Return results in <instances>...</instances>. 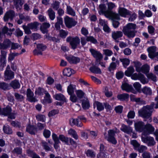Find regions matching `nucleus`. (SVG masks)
Returning a JSON list of instances; mask_svg holds the SVG:
<instances>
[{
	"instance_id": "nucleus-1",
	"label": "nucleus",
	"mask_w": 158,
	"mask_h": 158,
	"mask_svg": "<svg viewBox=\"0 0 158 158\" xmlns=\"http://www.w3.org/2000/svg\"><path fill=\"white\" fill-rule=\"evenodd\" d=\"M136 25L135 24L129 23L124 26L122 31L125 35L129 38H133L135 35Z\"/></svg>"
},
{
	"instance_id": "nucleus-2",
	"label": "nucleus",
	"mask_w": 158,
	"mask_h": 158,
	"mask_svg": "<svg viewBox=\"0 0 158 158\" xmlns=\"http://www.w3.org/2000/svg\"><path fill=\"white\" fill-rule=\"evenodd\" d=\"M152 111L149 109L147 108L146 106H143L138 111L139 116L143 118H149L148 122H151L152 121V118L150 117Z\"/></svg>"
},
{
	"instance_id": "nucleus-3",
	"label": "nucleus",
	"mask_w": 158,
	"mask_h": 158,
	"mask_svg": "<svg viewBox=\"0 0 158 158\" xmlns=\"http://www.w3.org/2000/svg\"><path fill=\"white\" fill-rule=\"evenodd\" d=\"M66 41L70 42L72 48L73 49H76L78 45L80 43V39L77 36H76L75 37H72L71 36L68 37L66 39Z\"/></svg>"
},
{
	"instance_id": "nucleus-4",
	"label": "nucleus",
	"mask_w": 158,
	"mask_h": 158,
	"mask_svg": "<svg viewBox=\"0 0 158 158\" xmlns=\"http://www.w3.org/2000/svg\"><path fill=\"white\" fill-rule=\"evenodd\" d=\"M147 135H142L141 137L142 141L147 144L148 146H152L154 145L156 142L154 138L153 137L147 136Z\"/></svg>"
},
{
	"instance_id": "nucleus-5",
	"label": "nucleus",
	"mask_w": 158,
	"mask_h": 158,
	"mask_svg": "<svg viewBox=\"0 0 158 158\" xmlns=\"http://www.w3.org/2000/svg\"><path fill=\"white\" fill-rule=\"evenodd\" d=\"M116 133V131L114 130H109L108 132V137H106L105 139L109 142L114 144H116L117 142L114 137Z\"/></svg>"
},
{
	"instance_id": "nucleus-6",
	"label": "nucleus",
	"mask_w": 158,
	"mask_h": 158,
	"mask_svg": "<svg viewBox=\"0 0 158 158\" xmlns=\"http://www.w3.org/2000/svg\"><path fill=\"white\" fill-rule=\"evenodd\" d=\"M15 31V29L14 28L9 29L7 27L4 26L0 29V40L2 39L5 34L10 36L12 34V32Z\"/></svg>"
},
{
	"instance_id": "nucleus-7",
	"label": "nucleus",
	"mask_w": 158,
	"mask_h": 158,
	"mask_svg": "<svg viewBox=\"0 0 158 158\" xmlns=\"http://www.w3.org/2000/svg\"><path fill=\"white\" fill-rule=\"evenodd\" d=\"M27 100L29 102H32L37 101L36 96H34L33 92L31 90L28 88L27 89L26 92Z\"/></svg>"
},
{
	"instance_id": "nucleus-8",
	"label": "nucleus",
	"mask_w": 158,
	"mask_h": 158,
	"mask_svg": "<svg viewBox=\"0 0 158 158\" xmlns=\"http://www.w3.org/2000/svg\"><path fill=\"white\" fill-rule=\"evenodd\" d=\"M15 16V11L12 10H9L5 13L3 17V20L5 22L8 21L9 19L12 21Z\"/></svg>"
},
{
	"instance_id": "nucleus-9",
	"label": "nucleus",
	"mask_w": 158,
	"mask_h": 158,
	"mask_svg": "<svg viewBox=\"0 0 158 158\" xmlns=\"http://www.w3.org/2000/svg\"><path fill=\"white\" fill-rule=\"evenodd\" d=\"M64 22L66 26L68 28H71L74 26L77 23V22L73 18L66 16L64 19Z\"/></svg>"
},
{
	"instance_id": "nucleus-10",
	"label": "nucleus",
	"mask_w": 158,
	"mask_h": 158,
	"mask_svg": "<svg viewBox=\"0 0 158 158\" xmlns=\"http://www.w3.org/2000/svg\"><path fill=\"white\" fill-rule=\"evenodd\" d=\"M155 129L150 124H147L145 125L144 130L142 132V135H148L152 134L154 131Z\"/></svg>"
},
{
	"instance_id": "nucleus-11",
	"label": "nucleus",
	"mask_w": 158,
	"mask_h": 158,
	"mask_svg": "<svg viewBox=\"0 0 158 158\" xmlns=\"http://www.w3.org/2000/svg\"><path fill=\"white\" fill-rule=\"evenodd\" d=\"M89 51L92 56L96 58L97 61H98V60L100 61L102 59L103 56L99 52L93 48L89 49Z\"/></svg>"
},
{
	"instance_id": "nucleus-12",
	"label": "nucleus",
	"mask_w": 158,
	"mask_h": 158,
	"mask_svg": "<svg viewBox=\"0 0 158 158\" xmlns=\"http://www.w3.org/2000/svg\"><path fill=\"white\" fill-rule=\"evenodd\" d=\"M12 42L9 39H5L2 43L0 42V49L6 50L10 48Z\"/></svg>"
},
{
	"instance_id": "nucleus-13",
	"label": "nucleus",
	"mask_w": 158,
	"mask_h": 158,
	"mask_svg": "<svg viewBox=\"0 0 158 158\" xmlns=\"http://www.w3.org/2000/svg\"><path fill=\"white\" fill-rule=\"evenodd\" d=\"M145 125L144 123L141 121L137 122L135 123V130L140 132H143L144 130Z\"/></svg>"
},
{
	"instance_id": "nucleus-14",
	"label": "nucleus",
	"mask_w": 158,
	"mask_h": 158,
	"mask_svg": "<svg viewBox=\"0 0 158 158\" xmlns=\"http://www.w3.org/2000/svg\"><path fill=\"white\" fill-rule=\"evenodd\" d=\"M66 58L69 62L71 64H76L79 63L80 61L79 58L72 55L67 56Z\"/></svg>"
},
{
	"instance_id": "nucleus-15",
	"label": "nucleus",
	"mask_w": 158,
	"mask_h": 158,
	"mask_svg": "<svg viewBox=\"0 0 158 158\" xmlns=\"http://www.w3.org/2000/svg\"><path fill=\"white\" fill-rule=\"evenodd\" d=\"M69 124L72 126L75 125L79 127H81L83 125L82 123L79 121L78 118L76 119L73 118H70L69 120Z\"/></svg>"
},
{
	"instance_id": "nucleus-16",
	"label": "nucleus",
	"mask_w": 158,
	"mask_h": 158,
	"mask_svg": "<svg viewBox=\"0 0 158 158\" xmlns=\"http://www.w3.org/2000/svg\"><path fill=\"white\" fill-rule=\"evenodd\" d=\"M111 36L113 39L115 40V42H118L119 41L117 39L123 36V33L120 31H114L112 32Z\"/></svg>"
},
{
	"instance_id": "nucleus-17",
	"label": "nucleus",
	"mask_w": 158,
	"mask_h": 158,
	"mask_svg": "<svg viewBox=\"0 0 158 158\" xmlns=\"http://www.w3.org/2000/svg\"><path fill=\"white\" fill-rule=\"evenodd\" d=\"M147 50L148 52V56L151 58H154V56L156 54V46H152L148 48Z\"/></svg>"
},
{
	"instance_id": "nucleus-18",
	"label": "nucleus",
	"mask_w": 158,
	"mask_h": 158,
	"mask_svg": "<svg viewBox=\"0 0 158 158\" xmlns=\"http://www.w3.org/2000/svg\"><path fill=\"white\" fill-rule=\"evenodd\" d=\"M26 131L31 135H35L37 132V128L35 126L29 125L27 127Z\"/></svg>"
},
{
	"instance_id": "nucleus-19",
	"label": "nucleus",
	"mask_w": 158,
	"mask_h": 158,
	"mask_svg": "<svg viewBox=\"0 0 158 158\" xmlns=\"http://www.w3.org/2000/svg\"><path fill=\"white\" fill-rule=\"evenodd\" d=\"M121 87L123 90H124L127 92H132L134 91L132 86L127 83H123Z\"/></svg>"
},
{
	"instance_id": "nucleus-20",
	"label": "nucleus",
	"mask_w": 158,
	"mask_h": 158,
	"mask_svg": "<svg viewBox=\"0 0 158 158\" xmlns=\"http://www.w3.org/2000/svg\"><path fill=\"white\" fill-rule=\"evenodd\" d=\"M120 130L124 133L128 134H130L132 132V127L129 126H127L124 124L122 125Z\"/></svg>"
},
{
	"instance_id": "nucleus-21",
	"label": "nucleus",
	"mask_w": 158,
	"mask_h": 158,
	"mask_svg": "<svg viewBox=\"0 0 158 158\" xmlns=\"http://www.w3.org/2000/svg\"><path fill=\"white\" fill-rule=\"evenodd\" d=\"M4 75L5 79L9 80L14 78V73L11 70H6L4 73Z\"/></svg>"
},
{
	"instance_id": "nucleus-22",
	"label": "nucleus",
	"mask_w": 158,
	"mask_h": 158,
	"mask_svg": "<svg viewBox=\"0 0 158 158\" xmlns=\"http://www.w3.org/2000/svg\"><path fill=\"white\" fill-rule=\"evenodd\" d=\"M50 24L49 23H43L40 26V29L44 34L47 33L48 31V29L50 27Z\"/></svg>"
},
{
	"instance_id": "nucleus-23",
	"label": "nucleus",
	"mask_w": 158,
	"mask_h": 158,
	"mask_svg": "<svg viewBox=\"0 0 158 158\" xmlns=\"http://www.w3.org/2000/svg\"><path fill=\"white\" fill-rule=\"evenodd\" d=\"M131 100L137 103L139 105H145L146 104V102L140 98L131 97Z\"/></svg>"
},
{
	"instance_id": "nucleus-24",
	"label": "nucleus",
	"mask_w": 158,
	"mask_h": 158,
	"mask_svg": "<svg viewBox=\"0 0 158 158\" xmlns=\"http://www.w3.org/2000/svg\"><path fill=\"white\" fill-rule=\"evenodd\" d=\"M99 13L100 14H104L105 16H106L107 14L108 13L106 11V7L105 4H101L99 6Z\"/></svg>"
},
{
	"instance_id": "nucleus-25",
	"label": "nucleus",
	"mask_w": 158,
	"mask_h": 158,
	"mask_svg": "<svg viewBox=\"0 0 158 158\" xmlns=\"http://www.w3.org/2000/svg\"><path fill=\"white\" fill-rule=\"evenodd\" d=\"M14 5L17 10H20L23 4V0H14Z\"/></svg>"
},
{
	"instance_id": "nucleus-26",
	"label": "nucleus",
	"mask_w": 158,
	"mask_h": 158,
	"mask_svg": "<svg viewBox=\"0 0 158 158\" xmlns=\"http://www.w3.org/2000/svg\"><path fill=\"white\" fill-rule=\"evenodd\" d=\"M118 12L121 16L124 17H125L127 15L129 14V12L127 10L123 7H119Z\"/></svg>"
},
{
	"instance_id": "nucleus-27",
	"label": "nucleus",
	"mask_w": 158,
	"mask_h": 158,
	"mask_svg": "<svg viewBox=\"0 0 158 158\" xmlns=\"http://www.w3.org/2000/svg\"><path fill=\"white\" fill-rule=\"evenodd\" d=\"M90 71L94 73L100 74L101 73V69L95 65H93L89 69Z\"/></svg>"
},
{
	"instance_id": "nucleus-28",
	"label": "nucleus",
	"mask_w": 158,
	"mask_h": 158,
	"mask_svg": "<svg viewBox=\"0 0 158 158\" xmlns=\"http://www.w3.org/2000/svg\"><path fill=\"white\" fill-rule=\"evenodd\" d=\"M3 130L4 132L7 134H11L13 132L10 126L6 124L3 126Z\"/></svg>"
},
{
	"instance_id": "nucleus-29",
	"label": "nucleus",
	"mask_w": 158,
	"mask_h": 158,
	"mask_svg": "<svg viewBox=\"0 0 158 158\" xmlns=\"http://www.w3.org/2000/svg\"><path fill=\"white\" fill-rule=\"evenodd\" d=\"M39 23L36 22H35L33 23H31L27 24L28 26L31 29L34 31H36L39 25Z\"/></svg>"
},
{
	"instance_id": "nucleus-30",
	"label": "nucleus",
	"mask_w": 158,
	"mask_h": 158,
	"mask_svg": "<svg viewBox=\"0 0 158 158\" xmlns=\"http://www.w3.org/2000/svg\"><path fill=\"white\" fill-rule=\"evenodd\" d=\"M94 107L96 106L97 107V109L98 110L100 111L103 110L104 109V105L101 103L98 102H95L94 103Z\"/></svg>"
},
{
	"instance_id": "nucleus-31",
	"label": "nucleus",
	"mask_w": 158,
	"mask_h": 158,
	"mask_svg": "<svg viewBox=\"0 0 158 158\" xmlns=\"http://www.w3.org/2000/svg\"><path fill=\"white\" fill-rule=\"evenodd\" d=\"M117 98L120 101H125L129 98V95L127 94L124 93L118 95Z\"/></svg>"
},
{
	"instance_id": "nucleus-32",
	"label": "nucleus",
	"mask_w": 158,
	"mask_h": 158,
	"mask_svg": "<svg viewBox=\"0 0 158 158\" xmlns=\"http://www.w3.org/2000/svg\"><path fill=\"white\" fill-rule=\"evenodd\" d=\"M142 92L146 95H151L152 94V91L151 89L146 86H145L142 89Z\"/></svg>"
},
{
	"instance_id": "nucleus-33",
	"label": "nucleus",
	"mask_w": 158,
	"mask_h": 158,
	"mask_svg": "<svg viewBox=\"0 0 158 158\" xmlns=\"http://www.w3.org/2000/svg\"><path fill=\"white\" fill-rule=\"evenodd\" d=\"M82 105L84 109H88L89 107V103L87 98H84L82 100Z\"/></svg>"
},
{
	"instance_id": "nucleus-34",
	"label": "nucleus",
	"mask_w": 158,
	"mask_h": 158,
	"mask_svg": "<svg viewBox=\"0 0 158 158\" xmlns=\"http://www.w3.org/2000/svg\"><path fill=\"white\" fill-rule=\"evenodd\" d=\"M135 70L132 66H130L127 68V70L125 72V74L128 77L131 76L133 73L134 72Z\"/></svg>"
},
{
	"instance_id": "nucleus-35",
	"label": "nucleus",
	"mask_w": 158,
	"mask_h": 158,
	"mask_svg": "<svg viewBox=\"0 0 158 158\" xmlns=\"http://www.w3.org/2000/svg\"><path fill=\"white\" fill-rule=\"evenodd\" d=\"M76 86L70 84L67 88V92L69 95L74 94V91L76 89Z\"/></svg>"
},
{
	"instance_id": "nucleus-36",
	"label": "nucleus",
	"mask_w": 158,
	"mask_h": 158,
	"mask_svg": "<svg viewBox=\"0 0 158 158\" xmlns=\"http://www.w3.org/2000/svg\"><path fill=\"white\" fill-rule=\"evenodd\" d=\"M149 66L148 64L143 65L141 68L140 72L146 74H148L149 72Z\"/></svg>"
},
{
	"instance_id": "nucleus-37",
	"label": "nucleus",
	"mask_w": 158,
	"mask_h": 158,
	"mask_svg": "<svg viewBox=\"0 0 158 158\" xmlns=\"http://www.w3.org/2000/svg\"><path fill=\"white\" fill-rule=\"evenodd\" d=\"M41 143L44 148L46 151H48L51 150V146L50 145H48L47 142L44 141H42Z\"/></svg>"
},
{
	"instance_id": "nucleus-38",
	"label": "nucleus",
	"mask_w": 158,
	"mask_h": 158,
	"mask_svg": "<svg viewBox=\"0 0 158 158\" xmlns=\"http://www.w3.org/2000/svg\"><path fill=\"white\" fill-rule=\"evenodd\" d=\"M55 98L57 100L66 101V99L64 96L61 94H56L54 96Z\"/></svg>"
},
{
	"instance_id": "nucleus-39",
	"label": "nucleus",
	"mask_w": 158,
	"mask_h": 158,
	"mask_svg": "<svg viewBox=\"0 0 158 158\" xmlns=\"http://www.w3.org/2000/svg\"><path fill=\"white\" fill-rule=\"evenodd\" d=\"M10 85L14 89H18L20 87V84L19 81L17 80H14L12 81Z\"/></svg>"
},
{
	"instance_id": "nucleus-40",
	"label": "nucleus",
	"mask_w": 158,
	"mask_h": 158,
	"mask_svg": "<svg viewBox=\"0 0 158 158\" xmlns=\"http://www.w3.org/2000/svg\"><path fill=\"white\" fill-rule=\"evenodd\" d=\"M35 117L38 121L42 122L43 123L45 122L46 117L45 115L39 114L36 115Z\"/></svg>"
},
{
	"instance_id": "nucleus-41",
	"label": "nucleus",
	"mask_w": 158,
	"mask_h": 158,
	"mask_svg": "<svg viewBox=\"0 0 158 158\" xmlns=\"http://www.w3.org/2000/svg\"><path fill=\"white\" fill-rule=\"evenodd\" d=\"M108 15L110 16L112 20H115V19L119 20L120 19L119 15L118 14L111 12L108 13Z\"/></svg>"
},
{
	"instance_id": "nucleus-42",
	"label": "nucleus",
	"mask_w": 158,
	"mask_h": 158,
	"mask_svg": "<svg viewBox=\"0 0 158 158\" xmlns=\"http://www.w3.org/2000/svg\"><path fill=\"white\" fill-rule=\"evenodd\" d=\"M14 95L15 99L18 101L22 102L24 99V97L18 93H15Z\"/></svg>"
},
{
	"instance_id": "nucleus-43",
	"label": "nucleus",
	"mask_w": 158,
	"mask_h": 158,
	"mask_svg": "<svg viewBox=\"0 0 158 158\" xmlns=\"http://www.w3.org/2000/svg\"><path fill=\"white\" fill-rule=\"evenodd\" d=\"M48 12L50 19L52 20H53L55 17V12L52 8H49Z\"/></svg>"
},
{
	"instance_id": "nucleus-44",
	"label": "nucleus",
	"mask_w": 158,
	"mask_h": 158,
	"mask_svg": "<svg viewBox=\"0 0 158 158\" xmlns=\"http://www.w3.org/2000/svg\"><path fill=\"white\" fill-rule=\"evenodd\" d=\"M146 76L149 79L156 82L157 81V77L156 75L153 73H150L146 74Z\"/></svg>"
},
{
	"instance_id": "nucleus-45",
	"label": "nucleus",
	"mask_w": 158,
	"mask_h": 158,
	"mask_svg": "<svg viewBox=\"0 0 158 158\" xmlns=\"http://www.w3.org/2000/svg\"><path fill=\"white\" fill-rule=\"evenodd\" d=\"M68 134L72 135L76 139H77L78 138V135L76 131L73 129H70L68 131Z\"/></svg>"
},
{
	"instance_id": "nucleus-46",
	"label": "nucleus",
	"mask_w": 158,
	"mask_h": 158,
	"mask_svg": "<svg viewBox=\"0 0 158 158\" xmlns=\"http://www.w3.org/2000/svg\"><path fill=\"white\" fill-rule=\"evenodd\" d=\"M77 97L79 99L83 98L85 95V93L81 90H76L75 91Z\"/></svg>"
},
{
	"instance_id": "nucleus-47",
	"label": "nucleus",
	"mask_w": 158,
	"mask_h": 158,
	"mask_svg": "<svg viewBox=\"0 0 158 158\" xmlns=\"http://www.w3.org/2000/svg\"><path fill=\"white\" fill-rule=\"evenodd\" d=\"M46 91L43 88L40 87L36 89L35 94L42 95H43L44 93Z\"/></svg>"
},
{
	"instance_id": "nucleus-48",
	"label": "nucleus",
	"mask_w": 158,
	"mask_h": 158,
	"mask_svg": "<svg viewBox=\"0 0 158 158\" xmlns=\"http://www.w3.org/2000/svg\"><path fill=\"white\" fill-rule=\"evenodd\" d=\"M120 60L122 63L123 66L125 68L130 64V60L128 59H120Z\"/></svg>"
},
{
	"instance_id": "nucleus-49",
	"label": "nucleus",
	"mask_w": 158,
	"mask_h": 158,
	"mask_svg": "<svg viewBox=\"0 0 158 158\" xmlns=\"http://www.w3.org/2000/svg\"><path fill=\"white\" fill-rule=\"evenodd\" d=\"M59 139L63 142L65 143L66 144H69V139L68 138L61 135H59Z\"/></svg>"
},
{
	"instance_id": "nucleus-50",
	"label": "nucleus",
	"mask_w": 158,
	"mask_h": 158,
	"mask_svg": "<svg viewBox=\"0 0 158 158\" xmlns=\"http://www.w3.org/2000/svg\"><path fill=\"white\" fill-rule=\"evenodd\" d=\"M134 63L136 71L138 72H140L141 64L138 61L134 62Z\"/></svg>"
},
{
	"instance_id": "nucleus-51",
	"label": "nucleus",
	"mask_w": 158,
	"mask_h": 158,
	"mask_svg": "<svg viewBox=\"0 0 158 158\" xmlns=\"http://www.w3.org/2000/svg\"><path fill=\"white\" fill-rule=\"evenodd\" d=\"M67 11L68 14L73 16L75 15V12L70 6H67Z\"/></svg>"
},
{
	"instance_id": "nucleus-52",
	"label": "nucleus",
	"mask_w": 158,
	"mask_h": 158,
	"mask_svg": "<svg viewBox=\"0 0 158 158\" xmlns=\"http://www.w3.org/2000/svg\"><path fill=\"white\" fill-rule=\"evenodd\" d=\"M87 41L88 42L90 41L91 43L94 44H98L97 40L93 36H87Z\"/></svg>"
},
{
	"instance_id": "nucleus-53",
	"label": "nucleus",
	"mask_w": 158,
	"mask_h": 158,
	"mask_svg": "<svg viewBox=\"0 0 158 158\" xmlns=\"http://www.w3.org/2000/svg\"><path fill=\"white\" fill-rule=\"evenodd\" d=\"M46 126V124L45 122L44 123L38 122L37 124L36 127L37 128V130H43Z\"/></svg>"
},
{
	"instance_id": "nucleus-54",
	"label": "nucleus",
	"mask_w": 158,
	"mask_h": 158,
	"mask_svg": "<svg viewBox=\"0 0 158 158\" xmlns=\"http://www.w3.org/2000/svg\"><path fill=\"white\" fill-rule=\"evenodd\" d=\"M9 85L5 82H1L0 83V88L4 90L9 89Z\"/></svg>"
},
{
	"instance_id": "nucleus-55",
	"label": "nucleus",
	"mask_w": 158,
	"mask_h": 158,
	"mask_svg": "<svg viewBox=\"0 0 158 158\" xmlns=\"http://www.w3.org/2000/svg\"><path fill=\"white\" fill-rule=\"evenodd\" d=\"M60 3L58 1H55L52 4V7L54 10H57L60 6Z\"/></svg>"
},
{
	"instance_id": "nucleus-56",
	"label": "nucleus",
	"mask_w": 158,
	"mask_h": 158,
	"mask_svg": "<svg viewBox=\"0 0 158 158\" xmlns=\"http://www.w3.org/2000/svg\"><path fill=\"white\" fill-rule=\"evenodd\" d=\"M23 28L24 30L25 33L27 34H30L31 33V29L28 26V25L27 26L23 25Z\"/></svg>"
},
{
	"instance_id": "nucleus-57",
	"label": "nucleus",
	"mask_w": 158,
	"mask_h": 158,
	"mask_svg": "<svg viewBox=\"0 0 158 158\" xmlns=\"http://www.w3.org/2000/svg\"><path fill=\"white\" fill-rule=\"evenodd\" d=\"M68 32L63 29L60 31V37L63 38H65L68 35Z\"/></svg>"
},
{
	"instance_id": "nucleus-58",
	"label": "nucleus",
	"mask_w": 158,
	"mask_h": 158,
	"mask_svg": "<svg viewBox=\"0 0 158 158\" xmlns=\"http://www.w3.org/2000/svg\"><path fill=\"white\" fill-rule=\"evenodd\" d=\"M116 67V64L114 62H111L108 68V70L111 71L115 69Z\"/></svg>"
},
{
	"instance_id": "nucleus-59",
	"label": "nucleus",
	"mask_w": 158,
	"mask_h": 158,
	"mask_svg": "<svg viewBox=\"0 0 158 158\" xmlns=\"http://www.w3.org/2000/svg\"><path fill=\"white\" fill-rule=\"evenodd\" d=\"M12 152L13 154H15L17 155L21 154L22 153V149L20 148H16L12 151Z\"/></svg>"
},
{
	"instance_id": "nucleus-60",
	"label": "nucleus",
	"mask_w": 158,
	"mask_h": 158,
	"mask_svg": "<svg viewBox=\"0 0 158 158\" xmlns=\"http://www.w3.org/2000/svg\"><path fill=\"white\" fill-rule=\"evenodd\" d=\"M139 80L140 82L143 84L147 83L148 82V81L147 80L146 77L142 74L140 75V76Z\"/></svg>"
},
{
	"instance_id": "nucleus-61",
	"label": "nucleus",
	"mask_w": 158,
	"mask_h": 158,
	"mask_svg": "<svg viewBox=\"0 0 158 158\" xmlns=\"http://www.w3.org/2000/svg\"><path fill=\"white\" fill-rule=\"evenodd\" d=\"M141 74H142V73H140V72H139L138 74L135 73L131 76V78L134 80H139Z\"/></svg>"
},
{
	"instance_id": "nucleus-62",
	"label": "nucleus",
	"mask_w": 158,
	"mask_h": 158,
	"mask_svg": "<svg viewBox=\"0 0 158 158\" xmlns=\"http://www.w3.org/2000/svg\"><path fill=\"white\" fill-rule=\"evenodd\" d=\"M18 53H11L9 54L8 58V61L13 60L15 56H18Z\"/></svg>"
},
{
	"instance_id": "nucleus-63",
	"label": "nucleus",
	"mask_w": 158,
	"mask_h": 158,
	"mask_svg": "<svg viewBox=\"0 0 158 158\" xmlns=\"http://www.w3.org/2000/svg\"><path fill=\"white\" fill-rule=\"evenodd\" d=\"M6 64V60L0 58V68L2 69Z\"/></svg>"
},
{
	"instance_id": "nucleus-64",
	"label": "nucleus",
	"mask_w": 158,
	"mask_h": 158,
	"mask_svg": "<svg viewBox=\"0 0 158 158\" xmlns=\"http://www.w3.org/2000/svg\"><path fill=\"white\" fill-rule=\"evenodd\" d=\"M133 85L134 87L137 91L140 92L141 85L139 82H136L133 84Z\"/></svg>"
}]
</instances>
